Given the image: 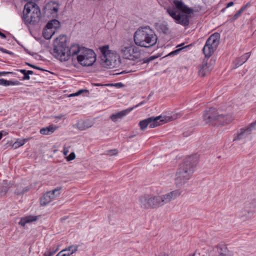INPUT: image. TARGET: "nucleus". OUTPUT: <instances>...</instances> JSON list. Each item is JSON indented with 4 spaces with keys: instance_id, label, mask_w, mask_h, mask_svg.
<instances>
[{
    "instance_id": "1",
    "label": "nucleus",
    "mask_w": 256,
    "mask_h": 256,
    "mask_svg": "<svg viewBox=\"0 0 256 256\" xmlns=\"http://www.w3.org/2000/svg\"><path fill=\"white\" fill-rule=\"evenodd\" d=\"M181 193L177 190L162 195L145 194L139 198V204L144 210L156 209L176 199Z\"/></svg>"
},
{
    "instance_id": "2",
    "label": "nucleus",
    "mask_w": 256,
    "mask_h": 256,
    "mask_svg": "<svg viewBox=\"0 0 256 256\" xmlns=\"http://www.w3.org/2000/svg\"><path fill=\"white\" fill-rule=\"evenodd\" d=\"M174 3L176 8L168 7L166 8V12L176 24L188 26L190 23V18L194 12V10L184 4L182 0H174Z\"/></svg>"
},
{
    "instance_id": "3",
    "label": "nucleus",
    "mask_w": 256,
    "mask_h": 256,
    "mask_svg": "<svg viewBox=\"0 0 256 256\" xmlns=\"http://www.w3.org/2000/svg\"><path fill=\"white\" fill-rule=\"evenodd\" d=\"M196 160L193 156L186 158L181 164L176 174L175 182L178 187L186 184L194 171Z\"/></svg>"
},
{
    "instance_id": "4",
    "label": "nucleus",
    "mask_w": 256,
    "mask_h": 256,
    "mask_svg": "<svg viewBox=\"0 0 256 256\" xmlns=\"http://www.w3.org/2000/svg\"><path fill=\"white\" fill-rule=\"evenodd\" d=\"M69 54L72 58L76 56L78 62L84 66L93 65L96 60V56L93 50L78 44H73L70 48Z\"/></svg>"
},
{
    "instance_id": "5",
    "label": "nucleus",
    "mask_w": 256,
    "mask_h": 256,
    "mask_svg": "<svg viewBox=\"0 0 256 256\" xmlns=\"http://www.w3.org/2000/svg\"><path fill=\"white\" fill-rule=\"evenodd\" d=\"M157 39L156 35L148 26L138 29L134 36L136 46L144 48L152 46L156 43Z\"/></svg>"
},
{
    "instance_id": "6",
    "label": "nucleus",
    "mask_w": 256,
    "mask_h": 256,
    "mask_svg": "<svg viewBox=\"0 0 256 256\" xmlns=\"http://www.w3.org/2000/svg\"><path fill=\"white\" fill-rule=\"evenodd\" d=\"M203 117L204 121L206 124L217 126L229 124L233 120L232 115L224 114L213 108L206 110Z\"/></svg>"
},
{
    "instance_id": "7",
    "label": "nucleus",
    "mask_w": 256,
    "mask_h": 256,
    "mask_svg": "<svg viewBox=\"0 0 256 256\" xmlns=\"http://www.w3.org/2000/svg\"><path fill=\"white\" fill-rule=\"evenodd\" d=\"M102 55L100 64L107 68L117 67L120 63V56L114 51L109 50V46L106 45L100 48Z\"/></svg>"
},
{
    "instance_id": "8",
    "label": "nucleus",
    "mask_w": 256,
    "mask_h": 256,
    "mask_svg": "<svg viewBox=\"0 0 256 256\" xmlns=\"http://www.w3.org/2000/svg\"><path fill=\"white\" fill-rule=\"evenodd\" d=\"M66 44L67 38L64 35L60 36L54 42L52 54L61 61L68 60L72 56L71 54H69L70 48L67 47Z\"/></svg>"
},
{
    "instance_id": "9",
    "label": "nucleus",
    "mask_w": 256,
    "mask_h": 256,
    "mask_svg": "<svg viewBox=\"0 0 256 256\" xmlns=\"http://www.w3.org/2000/svg\"><path fill=\"white\" fill-rule=\"evenodd\" d=\"M41 18L39 7L34 2H27L23 10V20L26 24H35Z\"/></svg>"
},
{
    "instance_id": "10",
    "label": "nucleus",
    "mask_w": 256,
    "mask_h": 256,
    "mask_svg": "<svg viewBox=\"0 0 256 256\" xmlns=\"http://www.w3.org/2000/svg\"><path fill=\"white\" fill-rule=\"evenodd\" d=\"M120 52L124 58L132 60L139 59L141 56V51L137 46L134 44L122 45L120 47Z\"/></svg>"
},
{
    "instance_id": "11",
    "label": "nucleus",
    "mask_w": 256,
    "mask_h": 256,
    "mask_svg": "<svg viewBox=\"0 0 256 256\" xmlns=\"http://www.w3.org/2000/svg\"><path fill=\"white\" fill-rule=\"evenodd\" d=\"M220 36L218 33L212 34L206 40L202 51L206 57H210L219 44Z\"/></svg>"
},
{
    "instance_id": "12",
    "label": "nucleus",
    "mask_w": 256,
    "mask_h": 256,
    "mask_svg": "<svg viewBox=\"0 0 256 256\" xmlns=\"http://www.w3.org/2000/svg\"><path fill=\"white\" fill-rule=\"evenodd\" d=\"M178 118V116H152L148 118L149 126L150 128H154L163 124L170 122Z\"/></svg>"
},
{
    "instance_id": "13",
    "label": "nucleus",
    "mask_w": 256,
    "mask_h": 256,
    "mask_svg": "<svg viewBox=\"0 0 256 256\" xmlns=\"http://www.w3.org/2000/svg\"><path fill=\"white\" fill-rule=\"evenodd\" d=\"M61 189L60 187L57 188L52 191H49L44 194L40 198V204L44 206L54 200L60 196Z\"/></svg>"
},
{
    "instance_id": "14",
    "label": "nucleus",
    "mask_w": 256,
    "mask_h": 256,
    "mask_svg": "<svg viewBox=\"0 0 256 256\" xmlns=\"http://www.w3.org/2000/svg\"><path fill=\"white\" fill-rule=\"evenodd\" d=\"M256 126V121L251 124L248 127L241 128L240 132H238L237 134L234 136V141L240 140L246 138L251 134L252 130L255 128Z\"/></svg>"
},
{
    "instance_id": "15",
    "label": "nucleus",
    "mask_w": 256,
    "mask_h": 256,
    "mask_svg": "<svg viewBox=\"0 0 256 256\" xmlns=\"http://www.w3.org/2000/svg\"><path fill=\"white\" fill-rule=\"evenodd\" d=\"M59 5L55 2L48 3L45 8V13L48 16L56 18L58 16Z\"/></svg>"
},
{
    "instance_id": "16",
    "label": "nucleus",
    "mask_w": 256,
    "mask_h": 256,
    "mask_svg": "<svg viewBox=\"0 0 256 256\" xmlns=\"http://www.w3.org/2000/svg\"><path fill=\"white\" fill-rule=\"evenodd\" d=\"M146 102L144 101H142L136 106H135L134 107H132V108H130L129 109L123 110L122 111H120L118 112H116V114H112L110 116V118L111 120L114 122H117L118 120L122 118L124 116H126V114H128L129 112H130L134 108H138L144 104Z\"/></svg>"
},
{
    "instance_id": "17",
    "label": "nucleus",
    "mask_w": 256,
    "mask_h": 256,
    "mask_svg": "<svg viewBox=\"0 0 256 256\" xmlns=\"http://www.w3.org/2000/svg\"><path fill=\"white\" fill-rule=\"evenodd\" d=\"M244 211L246 214L244 215L248 218L252 217L256 213V200H252L244 206Z\"/></svg>"
},
{
    "instance_id": "18",
    "label": "nucleus",
    "mask_w": 256,
    "mask_h": 256,
    "mask_svg": "<svg viewBox=\"0 0 256 256\" xmlns=\"http://www.w3.org/2000/svg\"><path fill=\"white\" fill-rule=\"evenodd\" d=\"M212 68V66L208 65V60H204L202 64L199 67L198 76L202 77L206 76Z\"/></svg>"
},
{
    "instance_id": "19",
    "label": "nucleus",
    "mask_w": 256,
    "mask_h": 256,
    "mask_svg": "<svg viewBox=\"0 0 256 256\" xmlns=\"http://www.w3.org/2000/svg\"><path fill=\"white\" fill-rule=\"evenodd\" d=\"M156 30L160 32L167 34L169 32L168 25L166 22H158L155 24Z\"/></svg>"
},
{
    "instance_id": "20",
    "label": "nucleus",
    "mask_w": 256,
    "mask_h": 256,
    "mask_svg": "<svg viewBox=\"0 0 256 256\" xmlns=\"http://www.w3.org/2000/svg\"><path fill=\"white\" fill-rule=\"evenodd\" d=\"M13 183L11 182H8L7 180H3L2 182L0 184V196H4L8 189L11 188Z\"/></svg>"
},
{
    "instance_id": "21",
    "label": "nucleus",
    "mask_w": 256,
    "mask_h": 256,
    "mask_svg": "<svg viewBox=\"0 0 256 256\" xmlns=\"http://www.w3.org/2000/svg\"><path fill=\"white\" fill-rule=\"evenodd\" d=\"M94 124L92 120H86L84 121H80L77 123V127L80 130H84L91 128Z\"/></svg>"
},
{
    "instance_id": "22",
    "label": "nucleus",
    "mask_w": 256,
    "mask_h": 256,
    "mask_svg": "<svg viewBox=\"0 0 256 256\" xmlns=\"http://www.w3.org/2000/svg\"><path fill=\"white\" fill-rule=\"evenodd\" d=\"M58 128V127L54 126L52 124L49 126L48 127H45L40 130V133L43 135H50L54 132Z\"/></svg>"
},
{
    "instance_id": "23",
    "label": "nucleus",
    "mask_w": 256,
    "mask_h": 256,
    "mask_svg": "<svg viewBox=\"0 0 256 256\" xmlns=\"http://www.w3.org/2000/svg\"><path fill=\"white\" fill-rule=\"evenodd\" d=\"M38 220V217L36 216H28L24 218H22L19 222V224L22 226H24L27 223H30L34 222Z\"/></svg>"
},
{
    "instance_id": "24",
    "label": "nucleus",
    "mask_w": 256,
    "mask_h": 256,
    "mask_svg": "<svg viewBox=\"0 0 256 256\" xmlns=\"http://www.w3.org/2000/svg\"><path fill=\"white\" fill-rule=\"evenodd\" d=\"M78 245H72L67 248H66L62 250H64V253H62V255L64 256H70L78 250Z\"/></svg>"
},
{
    "instance_id": "25",
    "label": "nucleus",
    "mask_w": 256,
    "mask_h": 256,
    "mask_svg": "<svg viewBox=\"0 0 256 256\" xmlns=\"http://www.w3.org/2000/svg\"><path fill=\"white\" fill-rule=\"evenodd\" d=\"M250 56V54L248 52L237 58L234 62L236 68H238L244 63L248 60Z\"/></svg>"
},
{
    "instance_id": "26",
    "label": "nucleus",
    "mask_w": 256,
    "mask_h": 256,
    "mask_svg": "<svg viewBox=\"0 0 256 256\" xmlns=\"http://www.w3.org/2000/svg\"><path fill=\"white\" fill-rule=\"evenodd\" d=\"M55 32H56L52 30V28H50L49 27H48V25L46 24L42 34L46 39L49 40L51 38Z\"/></svg>"
},
{
    "instance_id": "27",
    "label": "nucleus",
    "mask_w": 256,
    "mask_h": 256,
    "mask_svg": "<svg viewBox=\"0 0 256 256\" xmlns=\"http://www.w3.org/2000/svg\"><path fill=\"white\" fill-rule=\"evenodd\" d=\"M30 189V188L28 186L24 187L22 184H18L16 186L14 194L18 196L22 195L28 192Z\"/></svg>"
},
{
    "instance_id": "28",
    "label": "nucleus",
    "mask_w": 256,
    "mask_h": 256,
    "mask_svg": "<svg viewBox=\"0 0 256 256\" xmlns=\"http://www.w3.org/2000/svg\"><path fill=\"white\" fill-rule=\"evenodd\" d=\"M46 24L48 25V27H49L50 28H52V29L54 30L55 32L60 28L61 26L60 22L56 19L50 20Z\"/></svg>"
},
{
    "instance_id": "29",
    "label": "nucleus",
    "mask_w": 256,
    "mask_h": 256,
    "mask_svg": "<svg viewBox=\"0 0 256 256\" xmlns=\"http://www.w3.org/2000/svg\"><path fill=\"white\" fill-rule=\"evenodd\" d=\"M27 142V139H18L17 140L12 144V148L16 149L21 146H22Z\"/></svg>"
},
{
    "instance_id": "30",
    "label": "nucleus",
    "mask_w": 256,
    "mask_h": 256,
    "mask_svg": "<svg viewBox=\"0 0 256 256\" xmlns=\"http://www.w3.org/2000/svg\"><path fill=\"white\" fill-rule=\"evenodd\" d=\"M138 124L140 126V130H144L147 126H149L148 118L140 121Z\"/></svg>"
},
{
    "instance_id": "31",
    "label": "nucleus",
    "mask_w": 256,
    "mask_h": 256,
    "mask_svg": "<svg viewBox=\"0 0 256 256\" xmlns=\"http://www.w3.org/2000/svg\"><path fill=\"white\" fill-rule=\"evenodd\" d=\"M18 83V82H14L7 80L3 78H0V85L7 86L10 85H15L16 84H17Z\"/></svg>"
},
{
    "instance_id": "32",
    "label": "nucleus",
    "mask_w": 256,
    "mask_h": 256,
    "mask_svg": "<svg viewBox=\"0 0 256 256\" xmlns=\"http://www.w3.org/2000/svg\"><path fill=\"white\" fill-rule=\"evenodd\" d=\"M245 9L244 7H242L232 18V21H234L237 20L240 16L242 13L244 11Z\"/></svg>"
},
{
    "instance_id": "33",
    "label": "nucleus",
    "mask_w": 256,
    "mask_h": 256,
    "mask_svg": "<svg viewBox=\"0 0 256 256\" xmlns=\"http://www.w3.org/2000/svg\"><path fill=\"white\" fill-rule=\"evenodd\" d=\"M18 70L24 74V77L22 78L24 80H29L30 79V76L28 74H27V72L26 70Z\"/></svg>"
},
{
    "instance_id": "34",
    "label": "nucleus",
    "mask_w": 256,
    "mask_h": 256,
    "mask_svg": "<svg viewBox=\"0 0 256 256\" xmlns=\"http://www.w3.org/2000/svg\"><path fill=\"white\" fill-rule=\"evenodd\" d=\"M57 250L58 248H56V250H51L50 249L45 252L44 254V256H52Z\"/></svg>"
},
{
    "instance_id": "35",
    "label": "nucleus",
    "mask_w": 256,
    "mask_h": 256,
    "mask_svg": "<svg viewBox=\"0 0 256 256\" xmlns=\"http://www.w3.org/2000/svg\"><path fill=\"white\" fill-rule=\"evenodd\" d=\"M76 158V154H75L72 152H71L69 156L66 158V160L68 161H70L73 160H74Z\"/></svg>"
},
{
    "instance_id": "36",
    "label": "nucleus",
    "mask_w": 256,
    "mask_h": 256,
    "mask_svg": "<svg viewBox=\"0 0 256 256\" xmlns=\"http://www.w3.org/2000/svg\"><path fill=\"white\" fill-rule=\"evenodd\" d=\"M182 50V48L177 49L174 51L168 54V56H174L178 54L179 52Z\"/></svg>"
},
{
    "instance_id": "37",
    "label": "nucleus",
    "mask_w": 256,
    "mask_h": 256,
    "mask_svg": "<svg viewBox=\"0 0 256 256\" xmlns=\"http://www.w3.org/2000/svg\"><path fill=\"white\" fill-rule=\"evenodd\" d=\"M118 153V150L116 149L108 151V154L110 156L115 155Z\"/></svg>"
},
{
    "instance_id": "38",
    "label": "nucleus",
    "mask_w": 256,
    "mask_h": 256,
    "mask_svg": "<svg viewBox=\"0 0 256 256\" xmlns=\"http://www.w3.org/2000/svg\"><path fill=\"white\" fill-rule=\"evenodd\" d=\"M157 58H158L157 56H150L149 58H148L146 60H145L144 62H150L152 60H154V59H156Z\"/></svg>"
},
{
    "instance_id": "39",
    "label": "nucleus",
    "mask_w": 256,
    "mask_h": 256,
    "mask_svg": "<svg viewBox=\"0 0 256 256\" xmlns=\"http://www.w3.org/2000/svg\"><path fill=\"white\" fill-rule=\"evenodd\" d=\"M26 64H27V65H28V66H30V67L32 68H34L44 70L42 68H39V67H38V66H34V65L31 64H29V63L26 62Z\"/></svg>"
},
{
    "instance_id": "40",
    "label": "nucleus",
    "mask_w": 256,
    "mask_h": 256,
    "mask_svg": "<svg viewBox=\"0 0 256 256\" xmlns=\"http://www.w3.org/2000/svg\"><path fill=\"white\" fill-rule=\"evenodd\" d=\"M114 86L118 88H122L124 86V84L122 82H118L114 84Z\"/></svg>"
},
{
    "instance_id": "41",
    "label": "nucleus",
    "mask_w": 256,
    "mask_h": 256,
    "mask_svg": "<svg viewBox=\"0 0 256 256\" xmlns=\"http://www.w3.org/2000/svg\"><path fill=\"white\" fill-rule=\"evenodd\" d=\"M0 51H2V52H4V53H6V54H12V52L4 49V48H1L0 49Z\"/></svg>"
},
{
    "instance_id": "42",
    "label": "nucleus",
    "mask_w": 256,
    "mask_h": 256,
    "mask_svg": "<svg viewBox=\"0 0 256 256\" xmlns=\"http://www.w3.org/2000/svg\"><path fill=\"white\" fill-rule=\"evenodd\" d=\"M68 150L66 148L64 147V150H63L64 155L66 156L68 154Z\"/></svg>"
},
{
    "instance_id": "43",
    "label": "nucleus",
    "mask_w": 256,
    "mask_h": 256,
    "mask_svg": "<svg viewBox=\"0 0 256 256\" xmlns=\"http://www.w3.org/2000/svg\"><path fill=\"white\" fill-rule=\"evenodd\" d=\"M84 91H87L86 90H78V92L74 93V94L75 95H77L78 96H79Z\"/></svg>"
},
{
    "instance_id": "44",
    "label": "nucleus",
    "mask_w": 256,
    "mask_h": 256,
    "mask_svg": "<svg viewBox=\"0 0 256 256\" xmlns=\"http://www.w3.org/2000/svg\"><path fill=\"white\" fill-rule=\"evenodd\" d=\"M12 72H0V76H4L8 74H12Z\"/></svg>"
},
{
    "instance_id": "45",
    "label": "nucleus",
    "mask_w": 256,
    "mask_h": 256,
    "mask_svg": "<svg viewBox=\"0 0 256 256\" xmlns=\"http://www.w3.org/2000/svg\"><path fill=\"white\" fill-rule=\"evenodd\" d=\"M0 36L2 38H6V35L0 31Z\"/></svg>"
},
{
    "instance_id": "46",
    "label": "nucleus",
    "mask_w": 256,
    "mask_h": 256,
    "mask_svg": "<svg viewBox=\"0 0 256 256\" xmlns=\"http://www.w3.org/2000/svg\"><path fill=\"white\" fill-rule=\"evenodd\" d=\"M233 5H234V2H231L228 4L226 7L228 8V7L232 6Z\"/></svg>"
},
{
    "instance_id": "47",
    "label": "nucleus",
    "mask_w": 256,
    "mask_h": 256,
    "mask_svg": "<svg viewBox=\"0 0 256 256\" xmlns=\"http://www.w3.org/2000/svg\"><path fill=\"white\" fill-rule=\"evenodd\" d=\"M64 250H62V251H60V252H58V253L56 254V256H64L62 255V253H64Z\"/></svg>"
},
{
    "instance_id": "48",
    "label": "nucleus",
    "mask_w": 256,
    "mask_h": 256,
    "mask_svg": "<svg viewBox=\"0 0 256 256\" xmlns=\"http://www.w3.org/2000/svg\"><path fill=\"white\" fill-rule=\"evenodd\" d=\"M26 72H27V74H28V75L29 76L30 74H34V72L32 71V70H26Z\"/></svg>"
},
{
    "instance_id": "49",
    "label": "nucleus",
    "mask_w": 256,
    "mask_h": 256,
    "mask_svg": "<svg viewBox=\"0 0 256 256\" xmlns=\"http://www.w3.org/2000/svg\"><path fill=\"white\" fill-rule=\"evenodd\" d=\"M0 132H2V136H6L8 134V132L6 131H1Z\"/></svg>"
},
{
    "instance_id": "50",
    "label": "nucleus",
    "mask_w": 256,
    "mask_h": 256,
    "mask_svg": "<svg viewBox=\"0 0 256 256\" xmlns=\"http://www.w3.org/2000/svg\"><path fill=\"white\" fill-rule=\"evenodd\" d=\"M62 115H60L58 116H56L55 118L58 119H61L62 118Z\"/></svg>"
},
{
    "instance_id": "51",
    "label": "nucleus",
    "mask_w": 256,
    "mask_h": 256,
    "mask_svg": "<svg viewBox=\"0 0 256 256\" xmlns=\"http://www.w3.org/2000/svg\"><path fill=\"white\" fill-rule=\"evenodd\" d=\"M77 96V95H75L74 93L70 95V96Z\"/></svg>"
},
{
    "instance_id": "52",
    "label": "nucleus",
    "mask_w": 256,
    "mask_h": 256,
    "mask_svg": "<svg viewBox=\"0 0 256 256\" xmlns=\"http://www.w3.org/2000/svg\"><path fill=\"white\" fill-rule=\"evenodd\" d=\"M2 132H0V140L2 138Z\"/></svg>"
},
{
    "instance_id": "53",
    "label": "nucleus",
    "mask_w": 256,
    "mask_h": 256,
    "mask_svg": "<svg viewBox=\"0 0 256 256\" xmlns=\"http://www.w3.org/2000/svg\"><path fill=\"white\" fill-rule=\"evenodd\" d=\"M160 256H168L167 254H162Z\"/></svg>"
},
{
    "instance_id": "54",
    "label": "nucleus",
    "mask_w": 256,
    "mask_h": 256,
    "mask_svg": "<svg viewBox=\"0 0 256 256\" xmlns=\"http://www.w3.org/2000/svg\"><path fill=\"white\" fill-rule=\"evenodd\" d=\"M96 85L98 86H100V84H96Z\"/></svg>"
},
{
    "instance_id": "55",
    "label": "nucleus",
    "mask_w": 256,
    "mask_h": 256,
    "mask_svg": "<svg viewBox=\"0 0 256 256\" xmlns=\"http://www.w3.org/2000/svg\"><path fill=\"white\" fill-rule=\"evenodd\" d=\"M184 134L186 136H187V135L185 134L184 133Z\"/></svg>"
}]
</instances>
